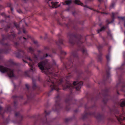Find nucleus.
I'll return each mask as SVG.
<instances>
[{"mask_svg": "<svg viewBox=\"0 0 125 125\" xmlns=\"http://www.w3.org/2000/svg\"><path fill=\"white\" fill-rule=\"evenodd\" d=\"M24 39L25 40H26V39L24 37H23Z\"/></svg>", "mask_w": 125, "mask_h": 125, "instance_id": "obj_45", "label": "nucleus"}, {"mask_svg": "<svg viewBox=\"0 0 125 125\" xmlns=\"http://www.w3.org/2000/svg\"><path fill=\"white\" fill-rule=\"evenodd\" d=\"M98 116H96V117L97 119H99L100 117L101 116L99 114H98Z\"/></svg>", "mask_w": 125, "mask_h": 125, "instance_id": "obj_27", "label": "nucleus"}, {"mask_svg": "<svg viewBox=\"0 0 125 125\" xmlns=\"http://www.w3.org/2000/svg\"><path fill=\"white\" fill-rule=\"evenodd\" d=\"M107 75H108L109 74V72H107Z\"/></svg>", "mask_w": 125, "mask_h": 125, "instance_id": "obj_42", "label": "nucleus"}, {"mask_svg": "<svg viewBox=\"0 0 125 125\" xmlns=\"http://www.w3.org/2000/svg\"><path fill=\"white\" fill-rule=\"evenodd\" d=\"M124 26L125 27V20L124 21Z\"/></svg>", "mask_w": 125, "mask_h": 125, "instance_id": "obj_43", "label": "nucleus"}, {"mask_svg": "<svg viewBox=\"0 0 125 125\" xmlns=\"http://www.w3.org/2000/svg\"><path fill=\"white\" fill-rule=\"evenodd\" d=\"M28 51L29 52L31 53L32 54H33V52L34 51V49L31 47H29L28 48Z\"/></svg>", "mask_w": 125, "mask_h": 125, "instance_id": "obj_12", "label": "nucleus"}, {"mask_svg": "<svg viewBox=\"0 0 125 125\" xmlns=\"http://www.w3.org/2000/svg\"><path fill=\"white\" fill-rule=\"evenodd\" d=\"M90 115H93V114H90Z\"/></svg>", "mask_w": 125, "mask_h": 125, "instance_id": "obj_48", "label": "nucleus"}, {"mask_svg": "<svg viewBox=\"0 0 125 125\" xmlns=\"http://www.w3.org/2000/svg\"><path fill=\"white\" fill-rule=\"evenodd\" d=\"M33 42L34 43L36 44L37 43V42L36 41H33Z\"/></svg>", "mask_w": 125, "mask_h": 125, "instance_id": "obj_35", "label": "nucleus"}, {"mask_svg": "<svg viewBox=\"0 0 125 125\" xmlns=\"http://www.w3.org/2000/svg\"><path fill=\"white\" fill-rule=\"evenodd\" d=\"M23 32L24 33H25V31L24 30H23Z\"/></svg>", "mask_w": 125, "mask_h": 125, "instance_id": "obj_46", "label": "nucleus"}, {"mask_svg": "<svg viewBox=\"0 0 125 125\" xmlns=\"http://www.w3.org/2000/svg\"><path fill=\"white\" fill-rule=\"evenodd\" d=\"M56 42V43L57 44H58V42Z\"/></svg>", "mask_w": 125, "mask_h": 125, "instance_id": "obj_50", "label": "nucleus"}, {"mask_svg": "<svg viewBox=\"0 0 125 125\" xmlns=\"http://www.w3.org/2000/svg\"><path fill=\"white\" fill-rule=\"evenodd\" d=\"M15 25L17 28H18L19 27V25L15 24Z\"/></svg>", "mask_w": 125, "mask_h": 125, "instance_id": "obj_30", "label": "nucleus"}, {"mask_svg": "<svg viewBox=\"0 0 125 125\" xmlns=\"http://www.w3.org/2000/svg\"><path fill=\"white\" fill-rule=\"evenodd\" d=\"M56 106H57L58 105H59V104L58 102H56Z\"/></svg>", "mask_w": 125, "mask_h": 125, "instance_id": "obj_36", "label": "nucleus"}, {"mask_svg": "<svg viewBox=\"0 0 125 125\" xmlns=\"http://www.w3.org/2000/svg\"><path fill=\"white\" fill-rule=\"evenodd\" d=\"M19 51L21 52H22L24 54V52L21 50H20Z\"/></svg>", "mask_w": 125, "mask_h": 125, "instance_id": "obj_32", "label": "nucleus"}, {"mask_svg": "<svg viewBox=\"0 0 125 125\" xmlns=\"http://www.w3.org/2000/svg\"><path fill=\"white\" fill-rule=\"evenodd\" d=\"M61 44H62V39H60L58 41Z\"/></svg>", "mask_w": 125, "mask_h": 125, "instance_id": "obj_22", "label": "nucleus"}, {"mask_svg": "<svg viewBox=\"0 0 125 125\" xmlns=\"http://www.w3.org/2000/svg\"><path fill=\"white\" fill-rule=\"evenodd\" d=\"M4 14H2V15H3Z\"/></svg>", "mask_w": 125, "mask_h": 125, "instance_id": "obj_55", "label": "nucleus"}, {"mask_svg": "<svg viewBox=\"0 0 125 125\" xmlns=\"http://www.w3.org/2000/svg\"><path fill=\"white\" fill-rule=\"evenodd\" d=\"M10 108H8L7 109V110H5V112H9V110Z\"/></svg>", "mask_w": 125, "mask_h": 125, "instance_id": "obj_28", "label": "nucleus"}, {"mask_svg": "<svg viewBox=\"0 0 125 125\" xmlns=\"http://www.w3.org/2000/svg\"><path fill=\"white\" fill-rule=\"evenodd\" d=\"M79 43V42H77V43Z\"/></svg>", "mask_w": 125, "mask_h": 125, "instance_id": "obj_57", "label": "nucleus"}, {"mask_svg": "<svg viewBox=\"0 0 125 125\" xmlns=\"http://www.w3.org/2000/svg\"><path fill=\"white\" fill-rule=\"evenodd\" d=\"M44 115L45 117H46V115H47V112L46 110H45V111L44 113Z\"/></svg>", "mask_w": 125, "mask_h": 125, "instance_id": "obj_23", "label": "nucleus"}, {"mask_svg": "<svg viewBox=\"0 0 125 125\" xmlns=\"http://www.w3.org/2000/svg\"><path fill=\"white\" fill-rule=\"evenodd\" d=\"M108 35H109V36H111V34L110 33H108Z\"/></svg>", "mask_w": 125, "mask_h": 125, "instance_id": "obj_37", "label": "nucleus"}, {"mask_svg": "<svg viewBox=\"0 0 125 125\" xmlns=\"http://www.w3.org/2000/svg\"><path fill=\"white\" fill-rule=\"evenodd\" d=\"M115 114H117L118 113V110H116L115 112Z\"/></svg>", "mask_w": 125, "mask_h": 125, "instance_id": "obj_33", "label": "nucleus"}, {"mask_svg": "<svg viewBox=\"0 0 125 125\" xmlns=\"http://www.w3.org/2000/svg\"><path fill=\"white\" fill-rule=\"evenodd\" d=\"M99 1H101V0H98Z\"/></svg>", "mask_w": 125, "mask_h": 125, "instance_id": "obj_49", "label": "nucleus"}, {"mask_svg": "<svg viewBox=\"0 0 125 125\" xmlns=\"http://www.w3.org/2000/svg\"><path fill=\"white\" fill-rule=\"evenodd\" d=\"M82 50L83 53L84 54L86 55L87 54V53L86 50L85 49H83Z\"/></svg>", "mask_w": 125, "mask_h": 125, "instance_id": "obj_16", "label": "nucleus"}, {"mask_svg": "<svg viewBox=\"0 0 125 125\" xmlns=\"http://www.w3.org/2000/svg\"><path fill=\"white\" fill-rule=\"evenodd\" d=\"M117 13H114L113 12L112 13V17L113 19H114L115 18V15H116Z\"/></svg>", "mask_w": 125, "mask_h": 125, "instance_id": "obj_18", "label": "nucleus"}, {"mask_svg": "<svg viewBox=\"0 0 125 125\" xmlns=\"http://www.w3.org/2000/svg\"><path fill=\"white\" fill-rule=\"evenodd\" d=\"M120 105L121 107L125 106V99L122 100H121V103Z\"/></svg>", "mask_w": 125, "mask_h": 125, "instance_id": "obj_9", "label": "nucleus"}, {"mask_svg": "<svg viewBox=\"0 0 125 125\" xmlns=\"http://www.w3.org/2000/svg\"><path fill=\"white\" fill-rule=\"evenodd\" d=\"M23 61L25 62H27L26 61H25L24 60H23Z\"/></svg>", "mask_w": 125, "mask_h": 125, "instance_id": "obj_44", "label": "nucleus"}, {"mask_svg": "<svg viewBox=\"0 0 125 125\" xmlns=\"http://www.w3.org/2000/svg\"><path fill=\"white\" fill-rule=\"evenodd\" d=\"M11 62L12 63H13V62L12 61H11Z\"/></svg>", "mask_w": 125, "mask_h": 125, "instance_id": "obj_53", "label": "nucleus"}, {"mask_svg": "<svg viewBox=\"0 0 125 125\" xmlns=\"http://www.w3.org/2000/svg\"><path fill=\"white\" fill-rule=\"evenodd\" d=\"M117 93H118V94H119V93H118V92H117Z\"/></svg>", "mask_w": 125, "mask_h": 125, "instance_id": "obj_54", "label": "nucleus"}, {"mask_svg": "<svg viewBox=\"0 0 125 125\" xmlns=\"http://www.w3.org/2000/svg\"><path fill=\"white\" fill-rule=\"evenodd\" d=\"M107 27H102L100 29H99L97 30V33H99L100 32L104 30L105 29L107 28Z\"/></svg>", "mask_w": 125, "mask_h": 125, "instance_id": "obj_14", "label": "nucleus"}, {"mask_svg": "<svg viewBox=\"0 0 125 125\" xmlns=\"http://www.w3.org/2000/svg\"><path fill=\"white\" fill-rule=\"evenodd\" d=\"M48 65V63H47V65ZM48 69V67H47V70ZM47 73H48V71H47Z\"/></svg>", "mask_w": 125, "mask_h": 125, "instance_id": "obj_47", "label": "nucleus"}, {"mask_svg": "<svg viewBox=\"0 0 125 125\" xmlns=\"http://www.w3.org/2000/svg\"><path fill=\"white\" fill-rule=\"evenodd\" d=\"M115 116L116 117L117 120L119 122H121L123 120H125V117L124 116L123 114L120 115L119 117H117L116 115H115Z\"/></svg>", "mask_w": 125, "mask_h": 125, "instance_id": "obj_7", "label": "nucleus"}, {"mask_svg": "<svg viewBox=\"0 0 125 125\" xmlns=\"http://www.w3.org/2000/svg\"><path fill=\"white\" fill-rule=\"evenodd\" d=\"M106 58L107 60L108 61L109 60L110 55L109 54H108L106 56Z\"/></svg>", "mask_w": 125, "mask_h": 125, "instance_id": "obj_20", "label": "nucleus"}, {"mask_svg": "<svg viewBox=\"0 0 125 125\" xmlns=\"http://www.w3.org/2000/svg\"><path fill=\"white\" fill-rule=\"evenodd\" d=\"M83 84V82L81 81L80 82H74L73 83H71L69 81H67L66 85L63 86L64 89L67 88L71 89L73 88L74 86H76L75 87L77 90H79Z\"/></svg>", "mask_w": 125, "mask_h": 125, "instance_id": "obj_1", "label": "nucleus"}, {"mask_svg": "<svg viewBox=\"0 0 125 125\" xmlns=\"http://www.w3.org/2000/svg\"><path fill=\"white\" fill-rule=\"evenodd\" d=\"M58 2H51V6L49 4L48 5L50 8H57L58 7L60 6V5H59L58 6Z\"/></svg>", "mask_w": 125, "mask_h": 125, "instance_id": "obj_5", "label": "nucleus"}, {"mask_svg": "<svg viewBox=\"0 0 125 125\" xmlns=\"http://www.w3.org/2000/svg\"><path fill=\"white\" fill-rule=\"evenodd\" d=\"M0 71L2 73H7L9 76L13 77L14 76V70L2 66H0Z\"/></svg>", "mask_w": 125, "mask_h": 125, "instance_id": "obj_2", "label": "nucleus"}, {"mask_svg": "<svg viewBox=\"0 0 125 125\" xmlns=\"http://www.w3.org/2000/svg\"><path fill=\"white\" fill-rule=\"evenodd\" d=\"M72 1L70 0H68L64 2H62V3L63 5H69L71 3Z\"/></svg>", "mask_w": 125, "mask_h": 125, "instance_id": "obj_10", "label": "nucleus"}, {"mask_svg": "<svg viewBox=\"0 0 125 125\" xmlns=\"http://www.w3.org/2000/svg\"><path fill=\"white\" fill-rule=\"evenodd\" d=\"M7 27L8 28H10V26H7Z\"/></svg>", "mask_w": 125, "mask_h": 125, "instance_id": "obj_40", "label": "nucleus"}, {"mask_svg": "<svg viewBox=\"0 0 125 125\" xmlns=\"http://www.w3.org/2000/svg\"><path fill=\"white\" fill-rule=\"evenodd\" d=\"M34 59L33 60L29 56L27 55H25V58L30 62L29 63V65L31 67V70H32L33 72L34 71L35 72V67L33 66V65L34 64V62H36V60L37 59V56L34 54Z\"/></svg>", "mask_w": 125, "mask_h": 125, "instance_id": "obj_3", "label": "nucleus"}, {"mask_svg": "<svg viewBox=\"0 0 125 125\" xmlns=\"http://www.w3.org/2000/svg\"><path fill=\"white\" fill-rule=\"evenodd\" d=\"M17 11H18V12L19 13H21V11L20 10H17Z\"/></svg>", "mask_w": 125, "mask_h": 125, "instance_id": "obj_29", "label": "nucleus"}, {"mask_svg": "<svg viewBox=\"0 0 125 125\" xmlns=\"http://www.w3.org/2000/svg\"><path fill=\"white\" fill-rule=\"evenodd\" d=\"M70 119L69 118H66L65 119V122H68L69 120Z\"/></svg>", "mask_w": 125, "mask_h": 125, "instance_id": "obj_21", "label": "nucleus"}, {"mask_svg": "<svg viewBox=\"0 0 125 125\" xmlns=\"http://www.w3.org/2000/svg\"><path fill=\"white\" fill-rule=\"evenodd\" d=\"M3 112L4 111L3 110L2 107L1 106H0V115H2Z\"/></svg>", "mask_w": 125, "mask_h": 125, "instance_id": "obj_15", "label": "nucleus"}, {"mask_svg": "<svg viewBox=\"0 0 125 125\" xmlns=\"http://www.w3.org/2000/svg\"><path fill=\"white\" fill-rule=\"evenodd\" d=\"M53 64H55V63L54 62Z\"/></svg>", "mask_w": 125, "mask_h": 125, "instance_id": "obj_52", "label": "nucleus"}, {"mask_svg": "<svg viewBox=\"0 0 125 125\" xmlns=\"http://www.w3.org/2000/svg\"><path fill=\"white\" fill-rule=\"evenodd\" d=\"M97 11V12H98H98H99V11Z\"/></svg>", "mask_w": 125, "mask_h": 125, "instance_id": "obj_51", "label": "nucleus"}, {"mask_svg": "<svg viewBox=\"0 0 125 125\" xmlns=\"http://www.w3.org/2000/svg\"><path fill=\"white\" fill-rule=\"evenodd\" d=\"M47 56V53L46 54L45 56L44 57H46Z\"/></svg>", "mask_w": 125, "mask_h": 125, "instance_id": "obj_39", "label": "nucleus"}, {"mask_svg": "<svg viewBox=\"0 0 125 125\" xmlns=\"http://www.w3.org/2000/svg\"><path fill=\"white\" fill-rule=\"evenodd\" d=\"M47 57H48V56H51V55H48V54H47Z\"/></svg>", "mask_w": 125, "mask_h": 125, "instance_id": "obj_41", "label": "nucleus"}, {"mask_svg": "<svg viewBox=\"0 0 125 125\" xmlns=\"http://www.w3.org/2000/svg\"><path fill=\"white\" fill-rule=\"evenodd\" d=\"M47 61L46 60L40 62L38 64L40 69L42 71V73L46 74Z\"/></svg>", "mask_w": 125, "mask_h": 125, "instance_id": "obj_4", "label": "nucleus"}, {"mask_svg": "<svg viewBox=\"0 0 125 125\" xmlns=\"http://www.w3.org/2000/svg\"><path fill=\"white\" fill-rule=\"evenodd\" d=\"M102 54L101 53H100L99 54L98 56V57L97 58V60L98 62H101L102 59L101 56Z\"/></svg>", "mask_w": 125, "mask_h": 125, "instance_id": "obj_11", "label": "nucleus"}, {"mask_svg": "<svg viewBox=\"0 0 125 125\" xmlns=\"http://www.w3.org/2000/svg\"><path fill=\"white\" fill-rule=\"evenodd\" d=\"M118 18H119V19H121L123 20L124 19V17H118Z\"/></svg>", "mask_w": 125, "mask_h": 125, "instance_id": "obj_25", "label": "nucleus"}, {"mask_svg": "<svg viewBox=\"0 0 125 125\" xmlns=\"http://www.w3.org/2000/svg\"><path fill=\"white\" fill-rule=\"evenodd\" d=\"M61 53L62 54H66V53L65 52H64L62 51H61Z\"/></svg>", "mask_w": 125, "mask_h": 125, "instance_id": "obj_26", "label": "nucleus"}, {"mask_svg": "<svg viewBox=\"0 0 125 125\" xmlns=\"http://www.w3.org/2000/svg\"><path fill=\"white\" fill-rule=\"evenodd\" d=\"M11 5L10 3H9L8 4V6L10 7V10L11 11H12L13 10V9L11 7Z\"/></svg>", "mask_w": 125, "mask_h": 125, "instance_id": "obj_19", "label": "nucleus"}, {"mask_svg": "<svg viewBox=\"0 0 125 125\" xmlns=\"http://www.w3.org/2000/svg\"><path fill=\"white\" fill-rule=\"evenodd\" d=\"M103 46L101 45H99L98 47V48L99 49H100L101 48H102Z\"/></svg>", "mask_w": 125, "mask_h": 125, "instance_id": "obj_24", "label": "nucleus"}, {"mask_svg": "<svg viewBox=\"0 0 125 125\" xmlns=\"http://www.w3.org/2000/svg\"><path fill=\"white\" fill-rule=\"evenodd\" d=\"M101 13H103V14H107V13H105V12H101Z\"/></svg>", "mask_w": 125, "mask_h": 125, "instance_id": "obj_34", "label": "nucleus"}, {"mask_svg": "<svg viewBox=\"0 0 125 125\" xmlns=\"http://www.w3.org/2000/svg\"><path fill=\"white\" fill-rule=\"evenodd\" d=\"M75 3L76 4L81 5L82 6H84L85 7H86L88 8H89L87 6L84 5L83 3L81 2L79 0H75Z\"/></svg>", "mask_w": 125, "mask_h": 125, "instance_id": "obj_8", "label": "nucleus"}, {"mask_svg": "<svg viewBox=\"0 0 125 125\" xmlns=\"http://www.w3.org/2000/svg\"><path fill=\"white\" fill-rule=\"evenodd\" d=\"M6 53H7V52H6Z\"/></svg>", "mask_w": 125, "mask_h": 125, "instance_id": "obj_56", "label": "nucleus"}, {"mask_svg": "<svg viewBox=\"0 0 125 125\" xmlns=\"http://www.w3.org/2000/svg\"><path fill=\"white\" fill-rule=\"evenodd\" d=\"M19 113H16L15 114V116H17V115H19Z\"/></svg>", "mask_w": 125, "mask_h": 125, "instance_id": "obj_31", "label": "nucleus"}, {"mask_svg": "<svg viewBox=\"0 0 125 125\" xmlns=\"http://www.w3.org/2000/svg\"><path fill=\"white\" fill-rule=\"evenodd\" d=\"M69 42L71 44H73L75 42L73 39L72 37H70L69 39Z\"/></svg>", "mask_w": 125, "mask_h": 125, "instance_id": "obj_13", "label": "nucleus"}, {"mask_svg": "<svg viewBox=\"0 0 125 125\" xmlns=\"http://www.w3.org/2000/svg\"><path fill=\"white\" fill-rule=\"evenodd\" d=\"M62 80L59 81V82L57 83H55L54 82H52L53 84L52 85V89L57 90V85L58 84H60L62 83Z\"/></svg>", "mask_w": 125, "mask_h": 125, "instance_id": "obj_6", "label": "nucleus"}, {"mask_svg": "<svg viewBox=\"0 0 125 125\" xmlns=\"http://www.w3.org/2000/svg\"><path fill=\"white\" fill-rule=\"evenodd\" d=\"M26 87H27V88H29V86H28V85H27V84H26Z\"/></svg>", "mask_w": 125, "mask_h": 125, "instance_id": "obj_38", "label": "nucleus"}, {"mask_svg": "<svg viewBox=\"0 0 125 125\" xmlns=\"http://www.w3.org/2000/svg\"><path fill=\"white\" fill-rule=\"evenodd\" d=\"M33 89H34L36 87V85L35 83L33 81Z\"/></svg>", "mask_w": 125, "mask_h": 125, "instance_id": "obj_17", "label": "nucleus"}]
</instances>
